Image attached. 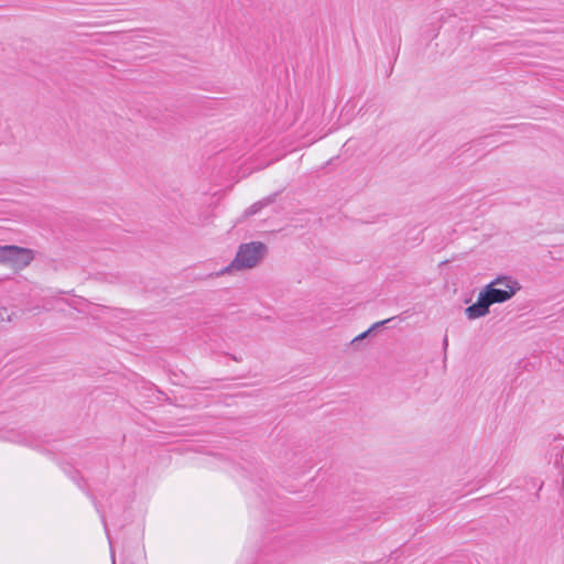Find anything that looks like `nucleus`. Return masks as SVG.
I'll use <instances>...</instances> for the list:
<instances>
[{"label":"nucleus","instance_id":"8","mask_svg":"<svg viewBox=\"0 0 564 564\" xmlns=\"http://www.w3.org/2000/svg\"><path fill=\"white\" fill-rule=\"evenodd\" d=\"M390 319H386V321H382V322H379V323H376L370 329H368L367 332H364L362 334H360L359 336H357L355 338V340H358V339H362L365 338L373 328L380 326V325H383L386 323H388Z\"/></svg>","mask_w":564,"mask_h":564},{"label":"nucleus","instance_id":"2","mask_svg":"<svg viewBox=\"0 0 564 564\" xmlns=\"http://www.w3.org/2000/svg\"><path fill=\"white\" fill-rule=\"evenodd\" d=\"M520 290L519 283L510 276H498L487 284L481 292L489 303H503L510 300Z\"/></svg>","mask_w":564,"mask_h":564},{"label":"nucleus","instance_id":"4","mask_svg":"<svg viewBox=\"0 0 564 564\" xmlns=\"http://www.w3.org/2000/svg\"><path fill=\"white\" fill-rule=\"evenodd\" d=\"M491 303H489L486 295L480 291L476 303L466 307L465 313L469 319H476L487 315Z\"/></svg>","mask_w":564,"mask_h":564},{"label":"nucleus","instance_id":"6","mask_svg":"<svg viewBox=\"0 0 564 564\" xmlns=\"http://www.w3.org/2000/svg\"><path fill=\"white\" fill-rule=\"evenodd\" d=\"M95 507L98 511V513L100 514V518H101V521L104 523V527H105V531H106V534H107V538H108V541H109V544H110V553H111V561H112V564H116V560H115V551L112 549V542H111V539H110V535H109V532H108V529H107V523H106V516H105V512L99 508V506L95 502Z\"/></svg>","mask_w":564,"mask_h":564},{"label":"nucleus","instance_id":"3","mask_svg":"<svg viewBox=\"0 0 564 564\" xmlns=\"http://www.w3.org/2000/svg\"><path fill=\"white\" fill-rule=\"evenodd\" d=\"M33 251L28 248L6 245L0 246V263L14 269H22L33 260Z\"/></svg>","mask_w":564,"mask_h":564},{"label":"nucleus","instance_id":"7","mask_svg":"<svg viewBox=\"0 0 564 564\" xmlns=\"http://www.w3.org/2000/svg\"><path fill=\"white\" fill-rule=\"evenodd\" d=\"M264 206L263 202H257L253 205L249 207V209L246 212L247 215H254L257 214L262 207Z\"/></svg>","mask_w":564,"mask_h":564},{"label":"nucleus","instance_id":"5","mask_svg":"<svg viewBox=\"0 0 564 564\" xmlns=\"http://www.w3.org/2000/svg\"><path fill=\"white\" fill-rule=\"evenodd\" d=\"M4 440H7L9 442H12V443L24 444V445H28V446H32L33 445V442L31 440V435L28 432H25V431L24 432L10 431L4 436Z\"/></svg>","mask_w":564,"mask_h":564},{"label":"nucleus","instance_id":"1","mask_svg":"<svg viewBox=\"0 0 564 564\" xmlns=\"http://www.w3.org/2000/svg\"><path fill=\"white\" fill-rule=\"evenodd\" d=\"M265 251V245L260 241L243 243L239 247L235 259L231 264L226 268V271L230 269H251L264 257Z\"/></svg>","mask_w":564,"mask_h":564},{"label":"nucleus","instance_id":"9","mask_svg":"<svg viewBox=\"0 0 564 564\" xmlns=\"http://www.w3.org/2000/svg\"><path fill=\"white\" fill-rule=\"evenodd\" d=\"M447 346H448V339H447V336H445L444 339H443V347H444V349H446Z\"/></svg>","mask_w":564,"mask_h":564}]
</instances>
